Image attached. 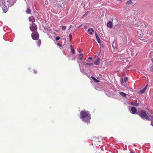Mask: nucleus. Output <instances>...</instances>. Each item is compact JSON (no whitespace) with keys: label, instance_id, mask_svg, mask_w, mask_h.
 Masks as SVG:
<instances>
[{"label":"nucleus","instance_id":"c85d7f7f","mask_svg":"<svg viewBox=\"0 0 153 153\" xmlns=\"http://www.w3.org/2000/svg\"><path fill=\"white\" fill-rule=\"evenodd\" d=\"M57 45L59 47H62L61 45L59 43H57Z\"/></svg>","mask_w":153,"mask_h":153},{"label":"nucleus","instance_id":"c9c22d12","mask_svg":"<svg viewBox=\"0 0 153 153\" xmlns=\"http://www.w3.org/2000/svg\"><path fill=\"white\" fill-rule=\"evenodd\" d=\"M4 11L5 12H7V10H4Z\"/></svg>","mask_w":153,"mask_h":153},{"label":"nucleus","instance_id":"b1692460","mask_svg":"<svg viewBox=\"0 0 153 153\" xmlns=\"http://www.w3.org/2000/svg\"><path fill=\"white\" fill-rule=\"evenodd\" d=\"M128 80V78L127 77H125L124 79V80L125 82H126Z\"/></svg>","mask_w":153,"mask_h":153},{"label":"nucleus","instance_id":"9d476101","mask_svg":"<svg viewBox=\"0 0 153 153\" xmlns=\"http://www.w3.org/2000/svg\"><path fill=\"white\" fill-rule=\"evenodd\" d=\"M147 86H148V85L147 84L146 86H145V88H144L143 89H142V90H141L140 91V93H144L147 87Z\"/></svg>","mask_w":153,"mask_h":153},{"label":"nucleus","instance_id":"f03ea898","mask_svg":"<svg viewBox=\"0 0 153 153\" xmlns=\"http://www.w3.org/2000/svg\"><path fill=\"white\" fill-rule=\"evenodd\" d=\"M138 37L143 42H147L148 40V39L146 35L144 34H140V36H138Z\"/></svg>","mask_w":153,"mask_h":153},{"label":"nucleus","instance_id":"4468645a","mask_svg":"<svg viewBox=\"0 0 153 153\" xmlns=\"http://www.w3.org/2000/svg\"><path fill=\"white\" fill-rule=\"evenodd\" d=\"M41 42H42L41 40L40 39H39L38 40V42H37V45L39 47H40V45L41 44Z\"/></svg>","mask_w":153,"mask_h":153},{"label":"nucleus","instance_id":"ddd939ff","mask_svg":"<svg viewBox=\"0 0 153 153\" xmlns=\"http://www.w3.org/2000/svg\"><path fill=\"white\" fill-rule=\"evenodd\" d=\"M100 61V59L98 58L96 61L94 62V63L96 65H98L99 64V62Z\"/></svg>","mask_w":153,"mask_h":153},{"label":"nucleus","instance_id":"2eb2a0df","mask_svg":"<svg viewBox=\"0 0 153 153\" xmlns=\"http://www.w3.org/2000/svg\"><path fill=\"white\" fill-rule=\"evenodd\" d=\"M91 78L94 81V82H100V81L97 79L96 78H95L94 77L91 76Z\"/></svg>","mask_w":153,"mask_h":153},{"label":"nucleus","instance_id":"6ab92c4d","mask_svg":"<svg viewBox=\"0 0 153 153\" xmlns=\"http://www.w3.org/2000/svg\"><path fill=\"white\" fill-rule=\"evenodd\" d=\"M120 94L123 97H126V94L123 92H120Z\"/></svg>","mask_w":153,"mask_h":153},{"label":"nucleus","instance_id":"9b49d317","mask_svg":"<svg viewBox=\"0 0 153 153\" xmlns=\"http://www.w3.org/2000/svg\"><path fill=\"white\" fill-rule=\"evenodd\" d=\"M130 50L131 51V55L133 56L135 54V51L132 48H130Z\"/></svg>","mask_w":153,"mask_h":153},{"label":"nucleus","instance_id":"1a4fd4ad","mask_svg":"<svg viewBox=\"0 0 153 153\" xmlns=\"http://www.w3.org/2000/svg\"><path fill=\"white\" fill-rule=\"evenodd\" d=\"M94 32V30L92 28H90L88 29V32L90 35H92L93 33L92 32Z\"/></svg>","mask_w":153,"mask_h":153},{"label":"nucleus","instance_id":"5701e85b","mask_svg":"<svg viewBox=\"0 0 153 153\" xmlns=\"http://www.w3.org/2000/svg\"><path fill=\"white\" fill-rule=\"evenodd\" d=\"M66 28V26H63L62 27V29L63 30H65Z\"/></svg>","mask_w":153,"mask_h":153},{"label":"nucleus","instance_id":"6e6552de","mask_svg":"<svg viewBox=\"0 0 153 153\" xmlns=\"http://www.w3.org/2000/svg\"><path fill=\"white\" fill-rule=\"evenodd\" d=\"M107 27L110 28H111L112 26V23L111 21H109L107 23Z\"/></svg>","mask_w":153,"mask_h":153},{"label":"nucleus","instance_id":"c756f323","mask_svg":"<svg viewBox=\"0 0 153 153\" xmlns=\"http://www.w3.org/2000/svg\"><path fill=\"white\" fill-rule=\"evenodd\" d=\"M120 82L122 83H123V78L121 79V80H120Z\"/></svg>","mask_w":153,"mask_h":153},{"label":"nucleus","instance_id":"423d86ee","mask_svg":"<svg viewBox=\"0 0 153 153\" xmlns=\"http://www.w3.org/2000/svg\"><path fill=\"white\" fill-rule=\"evenodd\" d=\"M29 21L32 23H34L35 22V19L33 16H31L29 18Z\"/></svg>","mask_w":153,"mask_h":153},{"label":"nucleus","instance_id":"ea45409f","mask_svg":"<svg viewBox=\"0 0 153 153\" xmlns=\"http://www.w3.org/2000/svg\"><path fill=\"white\" fill-rule=\"evenodd\" d=\"M130 153H134L132 152H130Z\"/></svg>","mask_w":153,"mask_h":153},{"label":"nucleus","instance_id":"e433bc0d","mask_svg":"<svg viewBox=\"0 0 153 153\" xmlns=\"http://www.w3.org/2000/svg\"><path fill=\"white\" fill-rule=\"evenodd\" d=\"M82 51V50H80L79 51V53H80Z\"/></svg>","mask_w":153,"mask_h":153},{"label":"nucleus","instance_id":"72a5a7b5","mask_svg":"<svg viewBox=\"0 0 153 153\" xmlns=\"http://www.w3.org/2000/svg\"><path fill=\"white\" fill-rule=\"evenodd\" d=\"M58 6H60L61 7H62V4H60V5H59V4H58Z\"/></svg>","mask_w":153,"mask_h":153},{"label":"nucleus","instance_id":"4c0bfd02","mask_svg":"<svg viewBox=\"0 0 153 153\" xmlns=\"http://www.w3.org/2000/svg\"><path fill=\"white\" fill-rule=\"evenodd\" d=\"M71 25L70 26V27H69V29L71 27Z\"/></svg>","mask_w":153,"mask_h":153},{"label":"nucleus","instance_id":"cd10ccee","mask_svg":"<svg viewBox=\"0 0 153 153\" xmlns=\"http://www.w3.org/2000/svg\"><path fill=\"white\" fill-rule=\"evenodd\" d=\"M88 12H87L83 16H82V17H84L85 16H86L87 15V14H88Z\"/></svg>","mask_w":153,"mask_h":153},{"label":"nucleus","instance_id":"412c9836","mask_svg":"<svg viewBox=\"0 0 153 153\" xmlns=\"http://www.w3.org/2000/svg\"><path fill=\"white\" fill-rule=\"evenodd\" d=\"M30 13L31 11L30 9L29 8H27L26 10V13L27 14H28Z\"/></svg>","mask_w":153,"mask_h":153},{"label":"nucleus","instance_id":"39448f33","mask_svg":"<svg viewBox=\"0 0 153 153\" xmlns=\"http://www.w3.org/2000/svg\"><path fill=\"white\" fill-rule=\"evenodd\" d=\"M140 116L142 118H144L147 116V114L146 111L143 110H140L139 112Z\"/></svg>","mask_w":153,"mask_h":153},{"label":"nucleus","instance_id":"f8f14e48","mask_svg":"<svg viewBox=\"0 0 153 153\" xmlns=\"http://www.w3.org/2000/svg\"><path fill=\"white\" fill-rule=\"evenodd\" d=\"M95 35L96 38L97 39V41L99 43H100V39L99 37V36H98V35L97 34V33H95Z\"/></svg>","mask_w":153,"mask_h":153},{"label":"nucleus","instance_id":"2f4dec72","mask_svg":"<svg viewBox=\"0 0 153 153\" xmlns=\"http://www.w3.org/2000/svg\"><path fill=\"white\" fill-rule=\"evenodd\" d=\"M62 0H56V1H57L58 2H60L61 1H62Z\"/></svg>","mask_w":153,"mask_h":153},{"label":"nucleus","instance_id":"7c9ffc66","mask_svg":"<svg viewBox=\"0 0 153 153\" xmlns=\"http://www.w3.org/2000/svg\"><path fill=\"white\" fill-rule=\"evenodd\" d=\"M88 59H91V60L92 59V58L91 57H89L88 58Z\"/></svg>","mask_w":153,"mask_h":153},{"label":"nucleus","instance_id":"f3484780","mask_svg":"<svg viewBox=\"0 0 153 153\" xmlns=\"http://www.w3.org/2000/svg\"><path fill=\"white\" fill-rule=\"evenodd\" d=\"M79 58V60H82L83 56V54L82 53L78 54Z\"/></svg>","mask_w":153,"mask_h":153},{"label":"nucleus","instance_id":"0eeeda50","mask_svg":"<svg viewBox=\"0 0 153 153\" xmlns=\"http://www.w3.org/2000/svg\"><path fill=\"white\" fill-rule=\"evenodd\" d=\"M131 112L133 114H135L137 112L136 108L134 107H132L131 108Z\"/></svg>","mask_w":153,"mask_h":153},{"label":"nucleus","instance_id":"58836bf2","mask_svg":"<svg viewBox=\"0 0 153 153\" xmlns=\"http://www.w3.org/2000/svg\"><path fill=\"white\" fill-rule=\"evenodd\" d=\"M84 28H86V27L85 26V27H84Z\"/></svg>","mask_w":153,"mask_h":153},{"label":"nucleus","instance_id":"a878e982","mask_svg":"<svg viewBox=\"0 0 153 153\" xmlns=\"http://www.w3.org/2000/svg\"><path fill=\"white\" fill-rule=\"evenodd\" d=\"M145 118H146V119L147 120H150V117L149 116H146Z\"/></svg>","mask_w":153,"mask_h":153},{"label":"nucleus","instance_id":"aec40b11","mask_svg":"<svg viewBox=\"0 0 153 153\" xmlns=\"http://www.w3.org/2000/svg\"><path fill=\"white\" fill-rule=\"evenodd\" d=\"M71 51L72 52L73 54H75V51L74 50V48H73V46L72 45L71 46Z\"/></svg>","mask_w":153,"mask_h":153},{"label":"nucleus","instance_id":"bb28decb","mask_svg":"<svg viewBox=\"0 0 153 153\" xmlns=\"http://www.w3.org/2000/svg\"><path fill=\"white\" fill-rule=\"evenodd\" d=\"M60 39V37L59 36H57L56 37V41H58Z\"/></svg>","mask_w":153,"mask_h":153},{"label":"nucleus","instance_id":"f257e3e1","mask_svg":"<svg viewBox=\"0 0 153 153\" xmlns=\"http://www.w3.org/2000/svg\"><path fill=\"white\" fill-rule=\"evenodd\" d=\"M80 118L82 121L86 123L87 124L90 123L91 117L89 112L86 111H82L80 113Z\"/></svg>","mask_w":153,"mask_h":153},{"label":"nucleus","instance_id":"dca6fc26","mask_svg":"<svg viewBox=\"0 0 153 153\" xmlns=\"http://www.w3.org/2000/svg\"><path fill=\"white\" fill-rule=\"evenodd\" d=\"M132 3L131 0H128L126 2V4L127 5L131 4Z\"/></svg>","mask_w":153,"mask_h":153},{"label":"nucleus","instance_id":"f704fd0d","mask_svg":"<svg viewBox=\"0 0 153 153\" xmlns=\"http://www.w3.org/2000/svg\"><path fill=\"white\" fill-rule=\"evenodd\" d=\"M34 73H35V74H36V73H37V71H34Z\"/></svg>","mask_w":153,"mask_h":153},{"label":"nucleus","instance_id":"473e14b6","mask_svg":"<svg viewBox=\"0 0 153 153\" xmlns=\"http://www.w3.org/2000/svg\"><path fill=\"white\" fill-rule=\"evenodd\" d=\"M150 70L153 71V66H152V67H151V68H150Z\"/></svg>","mask_w":153,"mask_h":153},{"label":"nucleus","instance_id":"393cba45","mask_svg":"<svg viewBox=\"0 0 153 153\" xmlns=\"http://www.w3.org/2000/svg\"><path fill=\"white\" fill-rule=\"evenodd\" d=\"M69 37L70 38V41L71 42V40L72 35L71 34H70L69 35Z\"/></svg>","mask_w":153,"mask_h":153},{"label":"nucleus","instance_id":"a211bd4d","mask_svg":"<svg viewBox=\"0 0 153 153\" xmlns=\"http://www.w3.org/2000/svg\"><path fill=\"white\" fill-rule=\"evenodd\" d=\"M131 104L132 105L136 106H138L139 105L138 103L137 102H131Z\"/></svg>","mask_w":153,"mask_h":153},{"label":"nucleus","instance_id":"4be33fe9","mask_svg":"<svg viewBox=\"0 0 153 153\" xmlns=\"http://www.w3.org/2000/svg\"><path fill=\"white\" fill-rule=\"evenodd\" d=\"M85 65H88L89 66H92L93 65V63H86L85 64Z\"/></svg>","mask_w":153,"mask_h":153},{"label":"nucleus","instance_id":"20e7f679","mask_svg":"<svg viewBox=\"0 0 153 153\" xmlns=\"http://www.w3.org/2000/svg\"><path fill=\"white\" fill-rule=\"evenodd\" d=\"M30 29L31 31H36L37 26L36 24L34 23H32L30 25Z\"/></svg>","mask_w":153,"mask_h":153},{"label":"nucleus","instance_id":"7ed1b4c3","mask_svg":"<svg viewBox=\"0 0 153 153\" xmlns=\"http://www.w3.org/2000/svg\"><path fill=\"white\" fill-rule=\"evenodd\" d=\"M32 38L34 40H37L39 38V35L37 32H33L31 34Z\"/></svg>","mask_w":153,"mask_h":153}]
</instances>
